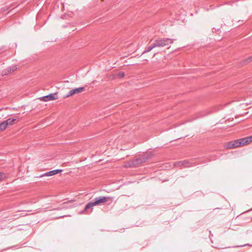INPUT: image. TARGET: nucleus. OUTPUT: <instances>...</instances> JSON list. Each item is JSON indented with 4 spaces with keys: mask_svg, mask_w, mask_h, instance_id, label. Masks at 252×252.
I'll return each instance as SVG.
<instances>
[{
    "mask_svg": "<svg viewBox=\"0 0 252 252\" xmlns=\"http://www.w3.org/2000/svg\"><path fill=\"white\" fill-rule=\"evenodd\" d=\"M94 204L93 201H91L89 202L85 206L84 210L82 211L81 213H83L86 211H87L89 209H91V212H92L93 210V207L94 206Z\"/></svg>",
    "mask_w": 252,
    "mask_h": 252,
    "instance_id": "nucleus-10",
    "label": "nucleus"
},
{
    "mask_svg": "<svg viewBox=\"0 0 252 252\" xmlns=\"http://www.w3.org/2000/svg\"><path fill=\"white\" fill-rule=\"evenodd\" d=\"M240 146H241V142L239 141V139L230 141L227 144V148L229 149L235 148Z\"/></svg>",
    "mask_w": 252,
    "mask_h": 252,
    "instance_id": "nucleus-7",
    "label": "nucleus"
},
{
    "mask_svg": "<svg viewBox=\"0 0 252 252\" xmlns=\"http://www.w3.org/2000/svg\"><path fill=\"white\" fill-rule=\"evenodd\" d=\"M84 90V87H81L77 88H75L71 90L69 93L66 94V97H69L75 94H78L82 92Z\"/></svg>",
    "mask_w": 252,
    "mask_h": 252,
    "instance_id": "nucleus-8",
    "label": "nucleus"
},
{
    "mask_svg": "<svg viewBox=\"0 0 252 252\" xmlns=\"http://www.w3.org/2000/svg\"><path fill=\"white\" fill-rule=\"evenodd\" d=\"M109 197H105V196H99L97 197H95L93 200V202L94 205H97L100 204V203H103L106 202L108 199H109Z\"/></svg>",
    "mask_w": 252,
    "mask_h": 252,
    "instance_id": "nucleus-4",
    "label": "nucleus"
},
{
    "mask_svg": "<svg viewBox=\"0 0 252 252\" xmlns=\"http://www.w3.org/2000/svg\"><path fill=\"white\" fill-rule=\"evenodd\" d=\"M43 101H48L49 100H53L58 99L57 93H52L48 95L43 96L39 98Z\"/></svg>",
    "mask_w": 252,
    "mask_h": 252,
    "instance_id": "nucleus-5",
    "label": "nucleus"
},
{
    "mask_svg": "<svg viewBox=\"0 0 252 252\" xmlns=\"http://www.w3.org/2000/svg\"><path fill=\"white\" fill-rule=\"evenodd\" d=\"M7 123L5 121L0 124V131L4 130L7 127Z\"/></svg>",
    "mask_w": 252,
    "mask_h": 252,
    "instance_id": "nucleus-12",
    "label": "nucleus"
},
{
    "mask_svg": "<svg viewBox=\"0 0 252 252\" xmlns=\"http://www.w3.org/2000/svg\"><path fill=\"white\" fill-rule=\"evenodd\" d=\"M15 121L16 119L9 118L6 120L5 121L7 123V125H12L15 123Z\"/></svg>",
    "mask_w": 252,
    "mask_h": 252,
    "instance_id": "nucleus-14",
    "label": "nucleus"
},
{
    "mask_svg": "<svg viewBox=\"0 0 252 252\" xmlns=\"http://www.w3.org/2000/svg\"><path fill=\"white\" fill-rule=\"evenodd\" d=\"M247 245H248V244H245V245H241V246H236V247H243L246 246Z\"/></svg>",
    "mask_w": 252,
    "mask_h": 252,
    "instance_id": "nucleus-19",
    "label": "nucleus"
},
{
    "mask_svg": "<svg viewBox=\"0 0 252 252\" xmlns=\"http://www.w3.org/2000/svg\"><path fill=\"white\" fill-rule=\"evenodd\" d=\"M246 138L247 140L248 141L249 143L252 142V136H248Z\"/></svg>",
    "mask_w": 252,
    "mask_h": 252,
    "instance_id": "nucleus-17",
    "label": "nucleus"
},
{
    "mask_svg": "<svg viewBox=\"0 0 252 252\" xmlns=\"http://www.w3.org/2000/svg\"><path fill=\"white\" fill-rule=\"evenodd\" d=\"M153 156L152 152L145 153L139 157L133 159L132 162L131 166L138 167L141 165L143 163L146 162L151 158Z\"/></svg>",
    "mask_w": 252,
    "mask_h": 252,
    "instance_id": "nucleus-1",
    "label": "nucleus"
},
{
    "mask_svg": "<svg viewBox=\"0 0 252 252\" xmlns=\"http://www.w3.org/2000/svg\"><path fill=\"white\" fill-rule=\"evenodd\" d=\"M63 170L62 169H55L52 171H50L49 172H47L43 174H42L39 176L40 177H42L43 176H51L57 174H58L61 172Z\"/></svg>",
    "mask_w": 252,
    "mask_h": 252,
    "instance_id": "nucleus-9",
    "label": "nucleus"
},
{
    "mask_svg": "<svg viewBox=\"0 0 252 252\" xmlns=\"http://www.w3.org/2000/svg\"><path fill=\"white\" fill-rule=\"evenodd\" d=\"M156 48L154 43L150 46H148L145 48V51L143 52V54L151 51L153 48Z\"/></svg>",
    "mask_w": 252,
    "mask_h": 252,
    "instance_id": "nucleus-11",
    "label": "nucleus"
},
{
    "mask_svg": "<svg viewBox=\"0 0 252 252\" xmlns=\"http://www.w3.org/2000/svg\"><path fill=\"white\" fill-rule=\"evenodd\" d=\"M252 61V57H250L244 61L245 63H248Z\"/></svg>",
    "mask_w": 252,
    "mask_h": 252,
    "instance_id": "nucleus-16",
    "label": "nucleus"
},
{
    "mask_svg": "<svg viewBox=\"0 0 252 252\" xmlns=\"http://www.w3.org/2000/svg\"><path fill=\"white\" fill-rule=\"evenodd\" d=\"M239 141L241 142V146L249 144L248 141L247 140L246 137L239 139Z\"/></svg>",
    "mask_w": 252,
    "mask_h": 252,
    "instance_id": "nucleus-13",
    "label": "nucleus"
},
{
    "mask_svg": "<svg viewBox=\"0 0 252 252\" xmlns=\"http://www.w3.org/2000/svg\"><path fill=\"white\" fill-rule=\"evenodd\" d=\"M5 177V175L4 173L0 172V180H3Z\"/></svg>",
    "mask_w": 252,
    "mask_h": 252,
    "instance_id": "nucleus-15",
    "label": "nucleus"
},
{
    "mask_svg": "<svg viewBox=\"0 0 252 252\" xmlns=\"http://www.w3.org/2000/svg\"><path fill=\"white\" fill-rule=\"evenodd\" d=\"M17 69V67L16 65H12L8 67L5 69L1 71L2 76L8 75L11 73L14 72L15 70Z\"/></svg>",
    "mask_w": 252,
    "mask_h": 252,
    "instance_id": "nucleus-6",
    "label": "nucleus"
},
{
    "mask_svg": "<svg viewBox=\"0 0 252 252\" xmlns=\"http://www.w3.org/2000/svg\"><path fill=\"white\" fill-rule=\"evenodd\" d=\"M125 75V73L123 72H120L119 74H118V76L120 78H122L123 77H124Z\"/></svg>",
    "mask_w": 252,
    "mask_h": 252,
    "instance_id": "nucleus-18",
    "label": "nucleus"
},
{
    "mask_svg": "<svg viewBox=\"0 0 252 252\" xmlns=\"http://www.w3.org/2000/svg\"><path fill=\"white\" fill-rule=\"evenodd\" d=\"M174 166L178 167H189L193 165V163L189 160H185L176 162Z\"/></svg>",
    "mask_w": 252,
    "mask_h": 252,
    "instance_id": "nucleus-3",
    "label": "nucleus"
},
{
    "mask_svg": "<svg viewBox=\"0 0 252 252\" xmlns=\"http://www.w3.org/2000/svg\"><path fill=\"white\" fill-rule=\"evenodd\" d=\"M153 40H151L150 42V43H151L152 42Z\"/></svg>",
    "mask_w": 252,
    "mask_h": 252,
    "instance_id": "nucleus-20",
    "label": "nucleus"
},
{
    "mask_svg": "<svg viewBox=\"0 0 252 252\" xmlns=\"http://www.w3.org/2000/svg\"><path fill=\"white\" fill-rule=\"evenodd\" d=\"M173 43V39L169 38H158L154 42L155 47L168 46Z\"/></svg>",
    "mask_w": 252,
    "mask_h": 252,
    "instance_id": "nucleus-2",
    "label": "nucleus"
}]
</instances>
